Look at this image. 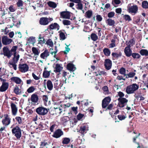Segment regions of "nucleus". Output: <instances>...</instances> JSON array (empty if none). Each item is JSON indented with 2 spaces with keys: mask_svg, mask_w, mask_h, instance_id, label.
Masks as SVG:
<instances>
[{
  "mask_svg": "<svg viewBox=\"0 0 148 148\" xmlns=\"http://www.w3.org/2000/svg\"><path fill=\"white\" fill-rule=\"evenodd\" d=\"M103 51L104 55L107 56H109L110 54V51L108 48H105L103 49Z\"/></svg>",
  "mask_w": 148,
  "mask_h": 148,
  "instance_id": "nucleus-33",
  "label": "nucleus"
},
{
  "mask_svg": "<svg viewBox=\"0 0 148 148\" xmlns=\"http://www.w3.org/2000/svg\"><path fill=\"white\" fill-rule=\"evenodd\" d=\"M69 119V118L68 116H64L61 118V120L63 123H65L68 121Z\"/></svg>",
  "mask_w": 148,
  "mask_h": 148,
  "instance_id": "nucleus-51",
  "label": "nucleus"
},
{
  "mask_svg": "<svg viewBox=\"0 0 148 148\" xmlns=\"http://www.w3.org/2000/svg\"><path fill=\"white\" fill-rule=\"evenodd\" d=\"M82 2V1H81L78 3H77V4L76 5V8L77 9L80 10H82L83 5Z\"/></svg>",
  "mask_w": 148,
  "mask_h": 148,
  "instance_id": "nucleus-30",
  "label": "nucleus"
},
{
  "mask_svg": "<svg viewBox=\"0 0 148 148\" xmlns=\"http://www.w3.org/2000/svg\"><path fill=\"white\" fill-rule=\"evenodd\" d=\"M49 55L48 51L46 49L44 51L41 53L40 55V57L43 59H46L48 57Z\"/></svg>",
  "mask_w": 148,
  "mask_h": 148,
  "instance_id": "nucleus-17",
  "label": "nucleus"
},
{
  "mask_svg": "<svg viewBox=\"0 0 148 148\" xmlns=\"http://www.w3.org/2000/svg\"><path fill=\"white\" fill-rule=\"evenodd\" d=\"M58 33H59V36L60 40H64L66 39V37L65 34L64 32H62V30L59 31L58 32Z\"/></svg>",
  "mask_w": 148,
  "mask_h": 148,
  "instance_id": "nucleus-32",
  "label": "nucleus"
},
{
  "mask_svg": "<svg viewBox=\"0 0 148 148\" xmlns=\"http://www.w3.org/2000/svg\"><path fill=\"white\" fill-rule=\"evenodd\" d=\"M49 27L50 29H56L58 30L60 29V26L57 23H52L49 26Z\"/></svg>",
  "mask_w": 148,
  "mask_h": 148,
  "instance_id": "nucleus-20",
  "label": "nucleus"
},
{
  "mask_svg": "<svg viewBox=\"0 0 148 148\" xmlns=\"http://www.w3.org/2000/svg\"><path fill=\"white\" fill-rule=\"evenodd\" d=\"M12 132L13 135H14L17 139H20L21 136V132L19 127L16 126L12 129Z\"/></svg>",
  "mask_w": 148,
  "mask_h": 148,
  "instance_id": "nucleus-2",
  "label": "nucleus"
},
{
  "mask_svg": "<svg viewBox=\"0 0 148 148\" xmlns=\"http://www.w3.org/2000/svg\"><path fill=\"white\" fill-rule=\"evenodd\" d=\"M39 43L40 44H42L45 42V40L43 38L40 37L39 38Z\"/></svg>",
  "mask_w": 148,
  "mask_h": 148,
  "instance_id": "nucleus-61",
  "label": "nucleus"
},
{
  "mask_svg": "<svg viewBox=\"0 0 148 148\" xmlns=\"http://www.w3.org/2000/svg\"><path fill=\"white\" fill-rule=\"evenodd\" d=\"M119 102L118 105L120 108H123L127 105L128 101L127 99L125 98H119L118 99Z\"/></svg>",
  "mask_w": 148,
  "mask_h": 148,
  "instance_id": "nucleus-6",
  "label": "nucleus"
},
{
  "mask_svg": "<svg viewBox=\"0 0 148 148\" xmlns=\"http://www.w3.org/2000/svg\"><path fill=\"white\" fill-rule=\"evenodd\" d=\"M109 104L108 103L105 102V101H102V108H105Z\"/></svg>",
  "mask_w": 148,
  "mask_h": 148,
  "instance_id": "nucleus-63",
  "label": "nucleus"
},
{
  "mask_svg": "<svg viewBox=\"0 0 148 148\" xmlns=\"http://www.w3.org/2000/svg\"><path fill=\"white\" fill-rule=\"evenodd\" d=\"M16 63H12L10 61L9 63V65L10 67H13V69L16 70L17 69L16 65Z\"/></svg>",
  "mask_w": 148,
  "mask_h": 148,
  "instance_id": "nucleus-45",
  "label": "nucleus"
},
{
  "mask_svg": "<svg viewBox=\"0 0 148 148\" xmlns=\"http://www.w3.org/2000/svg\"><path fill=\"white\" fill-rule=\"evenodd\" d=\"M139 88V85L136 83H134L127 87L126 92L128 94L134 93Z\"/></svg>",
  "mask_w": 148,
  "mask_h": 148,
  "instance_id": "nucleus-1",
  "label": "nucleus"
},
{
  "mask_svg": "<svg viewBox=\"0 0 148 148\" xmlns=\"http://www.w3.org/2000/svg\"><path fill=\"white\" fill-rule=\"evenodd\" d=\"M70 13L69 12L63 11L60 12V16L63 18L69 19L70 17Z\"/></svg>",
  "mask_w": 148,
  "mask_h": 148,
  "instance_id": "nucleus-16",
  "label": "nucleus"
},
{
  "mask_svg": "<svg viewBox=\"0 0 148 148\" xmlns=\"http://www.w3.org/2000/svg\"><path fill=\"white\" fill-rule=\"evenodd\" d=\"M106 23L108 25L110 26H112L114 25L115 22L114 20L109 18L107 20Z\"/></svg>",
  "mask_w": 148,
  "mask_h": 148,
  "instance_id": "nucleus-26",
  "label": "nucleus"
},
{
  "mask_svg": "<svg viewBox=\"0 0 148 148\" xmlns=\"http://www.w3.org/2000/svg\"><path fill=\"white\" fill-rule=\"evenodd\" d=\"M48 89L50 91L52 90L53 85L52 82L50 80H48L46 83Z\"/></svg>",
  "mask_w": 148,
  "mask_h": 148,
  "instance_id": "nucleus-23",
  "label": "nucleus"
},
{
  "mask_svg": "<svg viewBox=\"0 0 148 148\" xmlns=\"http://www.w3.org/2000/svg\"><path fill=\"white\" fill-rule=\"evenodd\" d=\"M18 66L19 70L22 73H25L28 70L29 66L26 64L21 63Z\"/></svg>",
  "mask_w": 148,
  "mask_h": 148,
  "instance_id": "nucleus-5",
  "label": "nucleus"
},
{
  "mask_svg": "<svg viewBox=\"0 0 148 148\" xmlns=\"http://www.w3.org/2000/svg\"><path fill=\"white\" fill-rule=\"evenodd\" d=\"M142 7L145 9L148 8V2L147 1H143L142 3Z\"/></svg>",
  "mask_w": 148,
  "mask_h": 148,
  "instance_id": "nucleus-36",
  "label": "nucleus"
},
{
  "mask_svg": "<svg viewBox=\"0 0 148 148\" xmlns=\"http://www.w3.org/2000/svg\"><path fill=\"white\" fill-rule=\"evenodd\" d=\"M124 52L126 56L127 57H130L132 54V51L130 48L125 47L124 49Z\"/></svg>",
  "mask_w": 148,
  "mask_h": 148,
  "instance_id": "nucleus-18",
  "label": "nucleus"
},
{
  "mask_svg": "<svg viewBox=\"0 0 148 148\" xmlns=\"http://www.w3.org/2000/svg\"><path fill=\"white\" fill-rule=\"evenodd\" d=\"M91 38L93 40L95 41L97 40L98 37L95 34H92L91 35Z\"/></svg>",
  "mask_w": 148,
  "mask_h": 148,
  "instance_id": "nucleus-49",
  "label": "nucleus"
},
{
  "mask_svg": "<svg viewBox=\"0 0 148 148\" xmlns=\"http://www.w3.org/2000/svg\"><path fill=\"white\" fill-rule=\"evenodd\" d=\"M10 79L11 81L15 82L17 84H21L22 85L23 84V83L22 81L19 77H12Z\"/></svg>",
  "mask_w": 148,
  "mask_h": 148,
  "instance_id": "nucleus-15",
  "label": "nucleus"
},
{
  "mask_svg": "<svg viewBox=\"0 0 148 148\" xmlns=\"http://www.w3.org/2000/svg\"><path fill=\"white\" fill-rule=\"evenodd\" d=\"M9 84L8 82H3L0 87V91L4 92L6 91L8 88Z\"/></svg>",
  "mask_w": 148,
  "mask_h": 148,
  "instance_id": "nucleus-13",
  "label": "nucleus"
},
{
  "mask_svg": "<svg viewBox=\"0 0 148 148\" xmlns=\"http://www.w3.org/2000/svg\"><path fill=\"white\" fill-rule=\"evenodd\" d=\"M96 20L99 22H100L102 20V18L100 15H97L96 16Z\"/></svg>",
  "mask_w": 148,
  "mask_h": 148,
  "instance_id": "nucleus-60",
  "label": "nucleus"
},
{
  "mask_svg": "<svg viewBox=\"0 0 148 148\" xmlns=\"http://www.w3.org/2000/svg\"><path fill=\"white\" fill-rule=\"evenodd\" d=\"M67 75V73L65 71H64L63 73V74H62V79H63V82H65V83H66V76Z\"/></svg>",
  "mask_w": 148,
  "mask_h": 148,
  "instance_id": "nucleus-52",
  "label": "nucleus"
},
{
  "mask_svg": "<svg viewBox=\"0 0 148 148\" xmlns=\"http://www.w3.org/2000/svg\"><path fill=\"white\" fill-rule=\"evenodd\" d=\"M15 119L17 121L18 123L19 124L22 123V120L20 116H16L15 118Z\"/></svg>",
  "mask_w": 148,
  "mask_h": 148,
  "instance_id": "nucleus-56",
  "label": "nucleus"
},
{
  "mask_svg": "<svg viewBox=\"0 0 148 148\" xmlns=\"http://www.w3.org/2000/svg\"><path fill=\"white\" fill-rule=\"evenodd\" d=\"M35 89L34 87L33 86H32L29 87L27 89V91L28 93H30L33 92Z\"/></svg>",
  "mask_w": 148,
  "mask_h": 148,
  "instance_id": "nucleus-46",
  "label": "nucleus"
},
{
  "mask_svg": "<svg viewBox=\"0 0 148 148\" xmlns=\"http://www.w3.org/2000/svg\"><path fill=\"white\" fill-rule=\"evenodd\" d=\"M4 116V118L2 120V122L3 125L7 126L10 124L11 119L9 117L8 114H5Z\"/></svg>",
  "mask_w": 148,
  "mask_h": 148,
  "instance_id": "nucleus-7",
  "label": "nucleus"
},
{
  "mask_svg": "<svg viewBox=\"0 0 148 148\" xmlns=\"http://www.w3.org/2000/svg\"><path fill=\"white\" fill-rule=\"evenodd\" d=\"M112 61L109 59H106L105 60L104 66L107 70H109L110 69L112 66Z\"/></svg>",
  "mask_w": 148,
  "mask_h": 148,
  "instance_id": "nucleus-14",
  "label": "nucleus"
},
{
  "mask_svg": "<svg viewBox=\"0 0 148 148\" xmlns=\"http://www.w3.org/2000/svg\"><path fill=\"white\" fill-rule=\"evenodd\" d=\"M92 15V12L91 10H88L85 13L86 16L88 18H90Z\"/></svg>",
  "mask_w": 148,
  "mask_h": 148,
  "instance_id": "nucleus-35",
  "label": "nucleus"
},
{
  "mask_svg": "<svg viewBox=\"0 0 148 148\" xmlns=\"http://www.w3.org/2000/svg\"><path fill=\"white\" fill-rule=\"evenodd\" d=\"M12 41L11 39L9 38L7 36H4L2 38V42L3 44L5 45L10 44Z\"/></svg>",
  "mask_w": 148,
  "mask_h": 148,
  "instance_id": "nucleus-8",
  "label": "nucleus"
},
{
  "mask_svg": "<svg viewBox=\"0 0 148 148\" xmlns=\"http://www.w3.org/2000/svg\"><path fill=\"white\" fill-rule=\"evenodd\" d=\"M123 18L126 21H130L132 20L130 16L128 15H125L123 16Z\"/></svg>",
  "mask_w": 148,
  "mask_h": 148,
  "instance_id": "nucleus-47",
  "label": "nucleus"
},
{
  "mask_svg": "<svg viewBox=\"0 0 148 148\" xmlns=\"http://www.w3.org/2000/svg\"><path fill=\"white\" fill-rule=\"evenodd\" d=\"M136 75V73L133 72H130L129 73L126 75V78L133 77Z\"/></svg>",
  "mask_w": 148,
  "mask_h": 148,
  "instance_id": "nucleus-40",
  "label": "nucleus"
},
{
  "mask_svg": "<svg viewBox=\"0 0 148 148\" xmlns=\"http://www.w3.org/2000/svg\"><path fill=\"white\" fill-rule=\"evenodd\" d=\"M115 14V13L114 12H111L109 13L108 14V16L109 18L113 17Z\"/></svg>",
  "mask_w": 148,
  "mask_h": 148,
  "instance_id": "nucleus-57",
  "label": "nucleus"
},
{
  "mask_svg": "<svg viewBox=\"0 0 148 148\" xmlns=\"http://www.w3.org/2000/svg\"><path fill=\"white\" fill-rule=\"evenodd\" d=\"M130 4H129L127 6L128 11L130 13H133L135 14L137 12L138 10V8L136 5H133L132 6H130Z\"/></svg>",
  "mask_w": 148,
  "mask_h": 148,
  "instance_id": "nucleus-4",
  "label": "nucleus"
},
{
  "mask_svg": "<svg viewBox=\"0 0 148 148\" xmlns=\"http://www.w3.org/2000/svg\"><path fill=\"white\" fill-rule=\"evenodd\" d=\"M120 3V0H112V4L115 7L117 6V5L119 4Z\"/></svg>",
  "mask_w": 148,
  "mask_h": 148,
  "instance_id": "nucleus-39",
  "label": "nucleus"
},
{
  "mask_svg": "<svg viewBox=\"0 0 148 148\" xmlns=\"http://www.w3.org/2000/svg\"><path fill=\"white\" fill-rule=\"evenodd\" d=\"M140 54L142 56H148V51L145 49H142L139 52Z\"/></svg>",
  "mask_w": 148,
  "mask_h": 148,
  "instance_id": "nucleus-29",
  "label": "nucleus"
},
{
  "mask_svg": "<svg viewBox=\"0 0 148 148\" xmlns=\"http://www.w3.org/2000/svg\"><path fill=\"white\" fill-rule=\"evenodd\" d=\"M68 70L70 72H73L76 69V68L75 65L72 63H69L67 65Z\"/></svg>",
  "mask_w": 148,
  "mask_h": 148,
  "instance_id": "nucleus-21",
  "label": "nucleus"
},
{
  "mask_svg": "<svg viewBox=\"0 0 148 148\" xmlns=\"http://www.w3.org/2000/svg\"><path fill=\"white\" fill-rule=\"evenodd\" d=\"M46 44L51 47H53V45L52 41L50 39H49L47 40L46 42Z\"/></svg>",
  "mask_w": 148,
  "mask_h": 148,
  "instance_id": "nucleus-43",
  "label": "nucleus"
},
{
  "mask_svg": "<svg viewBox=\"0 0 148 148\" xmlns=\"http://www.w3.org/2000/svg\"><path fill=\"white\" fill-rule=\"evenodd\" d=\"M102 89L104 91V93L105 94L108 93V88L107 86H105L102 88Z\"/></svg>",
  "mask_w": 148,
  "mask_h": 148,
  "instance_id": "nucleus-59",
  "label": "nucleus"
},
{
  "mask_svg": "<svg viewBox=\"0 0 148 148\" xmlns=\"http://www.w3.org/2000/svg\"><path fill=\"white\" fill-rule=\"evenodd\" d=\"M88 125L86 124H84L80 127L79 132L82 134H84V133H86L87 131L88 130Z\"/></svg>",
  "mask_w": 148,
  "mask_h": 148,
  "instance_id": "nucleus-9",
  "label": "nucleus"
},
{
  "mask_svg": "<svg viewBox=\"0 0 148 148\" xmlns=\"http://www.w3.org/2000/svg\"><path fill=\"white\" fill-rule=\"evenodd\" d=\"M47 144V143L45 142H41L40 148H43L44 147H45Z\"/></svg>",
  "mask_w": 148,
  "mask_h": 148,
  "instance_id": "nucleus-62",
  "label": "nucleus"
},
{
  "mask_svg": "<svg viewBox=\"0 0 148 148\" xmlns=\"http://www.w3.org/2000/svg\"><path fill=\"white\" fill-rule=\"evenodd\" d=\"M126 70L123 67H122L119 70V73L120 74L124 75V76H126L125 74Z\"/></svg>",
  "mask_w": 148,
  "mask_h": 148,
  "instance_id": "nucleus-44",
  "label": "nucleus"
},
{
  "mask_svg": "<svg viewBox=\"0 0 148 148\" xmlns=\"http://www.w3.org/2000/svg\"><path fill=\"white\" fill-rule=\"evenodd\" d=\"M47 4L49 7L53 8H55L57 6L56 4L52 1H49L47 3Z\"/></svg>",
  "mask_w": 148,
  "mask_h": 148,
  "instance_id": "nucleus-34",
  "label": "nucleus"
},
{
  "mask_svg": "<svg viewBox=\"0 0 148 148\" xmlns=\"http://www.w3.org/2000/svg\"><path fill=\"white\" fill-rule=\"evenodd\" d=\"M19 55L18 54H16V53H14V58L12 60V61H10L12 63H16L19 58Z\"/></svg>",
  "mask_w": 148,
  "mask_h": 148,
  "instance_id": "nucleus-22",
  "label": "nucleus"
},
{
  "mask_svg": "<svg viewBox=\"0 0 148 148\" xmlns=\"http://www.w3.org/2000/svg\"><path fill=\"white\" fill-rule=\"evenodd\" d=\"M38 99V97L37 95L33 94L31 96V101L33 102H37Z\"/></svg>",
  "mask_w": 148,
  "mask_h": 148,
  "instance_id": "nucleus-24",
  "label": "nucleus"
},
{
  "mask_svg": "<svg viewBox=\"0 0 148 148\" xmlns=\"http://www.w3.org/2000/svg\"><path fill=\"white\" fill-rule=\"evenodd\" d=\"M103 100V101H105V102L109 103L111 99L109 97H107L105 98Z\"/></svg>",
  "mask_w": 148,
  "mask_h": 148,
  "instance_id": "nucleus-58",
  "label": "nucleus"
},
{
  "mask_svg": "<svg viewBox=\"0 0 148 148\" xmlns=\"http://www.w3.org/2000/svg\"><path fill=\"white\" fill-rule=\"evenodd\" d=\"M98 72L99 75H106V73L104 71H98Z\"/></svg>",
  "mask_w": 148,
  "mask_h": 148,
  "instance_id": "nucleus-64",
  "label": "nucleus"
},
{
  "mask_svg": "<svg viewBox=\"0 0 148 148\" xmlns=\"http://www.w3.org/2000/svg\"><path fill=\"white\" fill-rule=\"evenodd\" d=\"M47 18L45 17L41 18L39 20L40 23L42 25H46L48 24L49 22Z\"/></svg>",
  "mask_w": 148,
  "mask_h": 148,
  "instance_id": "nucleus-19",
  "label": "nucleus"
},
{
  "mask_svg": "<svg viewBox=\"0 0 148 148\" xmlns=\"http://www.w3.org/2000/svg\"><path fill=\"white\" fill-rule=\"evenodd\" d=\"M70 139L69 138H63L62 143L63 144H67L70 141Z\"/></svg>",
  "mask_w": 148,
  "mask_h": 148,
  "instance_id": "nucleus-38",
  "label": "nucleus"
},
{
  "mask_svg": "<svg viewBox=\"0 0 148 148\" xmlns=\"http://www.w3.org/2000/svg\"><path fill=\"white\" fill-rule=\"evenodd\" d=\"M10 104L12 114L13 115L15 116L17 113L18 108L14 103L11 102Z\"/></svg>",
  "mask_w": 148,
  "mask_h": 148,
  "instance_id": "nucleus-12",
  "label": "nucleus"
},
{
  "mask_svg": "<svg viewBox=\"0 0 148 148\" xmlns=\"http://www.w3.org/2000/svg\"><path fill=\"white\" fill-rule=\"evenodd\" d=\"M50 75V73L48 71H44L43 73V77L45 78H48Z\"/></svg>",
  "mask_w": 148,
  "mask_h": 148,
  "instance_id": "nucleus-48",
  "label": "nucleus"
},
{
  "mask_svg": "<svg viewBox=\"0 0 148 148\" xmlns=\"http://www.w3.org/2000/svg\"><path fill=\"white\" fill-rule=\"evenodd\" d=\"M126 116L125 115L123 114H119L118 116V119L120 121H122L125 119Z\"/></svg>",
  "mask_w": 148,
  "mask_h": 148,
  "instance_id": "nucleus-50",
  "label": "nucleus"
},
{
  "mask_svg": "<svg viewBox=\"0 0 148 148\" xmlns=\"http://www.w3.org/2000/svg\"><path fill=\"white\" fill-rule=\"evenodd\" d=\"M135 44V41L134 39L130 40L128 42H126V44L127 46L126 47L130 48L133 46Z\"/></svg>",
  "mask_w": 148,
  "mask_h": 148,
  "instance_id": "nucleus-25",
  "label": "nucleus"
},
{
  "mask_svg": "<svg viewBox=\"0 0 148 148\" xmlns=\"http://www.w3.org/2000/svg\"><path fill=\"white\" fill-rule=\"evenodd\" d=\"M131 56L134 59H138L140 57V55L138 53H132Z\"/></svg>",
  "mask_w": 148,
  "mask_h": 148,
  "instance_id": "nucleus-41",
  "label": "nucleus"
},
{
  "mask_svg": "<svg viewBox=\"0 0 148 148\" xmlns=\"http://www.w3.org/2000/svg\"><path fill=\"white\" fill-rule=\"evenodd\" d=\"M112 55L113 58H118L121 56L122 53L121 52L119 53L113 52L112 53Z\"/></svg>",
  "mask_w": 148,
  "mask_h": 148,
  "instance_id": "nucleus-28",
  "label": "nucleus"
},
{
  "mask_svg": "<svg viewBox=\"0 0 148 148\" xmlns=\"http://www.w3.org/2000/svg\"><path fill=\"white\" fill-rule=\"evenodd\" d=\"M23 2L21 0H18L16 3L17 6L18 7H22L23 5Z\"/></svg>",
  "mask_w": 148,
  "mask_h": 148,
  "instance_id": "nucleus-54",
  "label": "nucleus"
},
{
  "mask_svg": "<svg viewBox=\"0 0 148 148\" xmlns=\"http://www.w3.org/2000/svg\"><path fill=\"white\" fill-rule=\"evenodd\" d=\"M36 5L38 7L42 8L43 7L44 4H42V0H40L39 2L37 3Z\"/></svg>",
  "mask_w": 148,
  "mask_h": 148,
  "instance_id": "nucleus-55",
  "label": "nucleus"
},
{
  "mask_svg": "<svg viewBox=\"0 0 148 148\" xmlns=\"http://www.w3.org/2000/svg\"><path fill=\"white\" fill-rule=\"evenodd\" d=\"M4 55L10 58L12 56L10 51L9 50L8 48L7 47H5L3 49Z\"/></svg>",
  "mask_w": 148,
  "mask_h": 148,
  "instance_id": "nucleus-10",
  "label": "nucleus"
},
{
  "mask_svg": "<svg viewBox=\"0 0 148 148\" xmlns=\"http://www.w3.org/2000/svg\"><path fill=\"white\" fill-rule=\"evenodd\" d=\"M63 23L64 25H68L71 24V21L69 20H64L63 21Z\"/></svg>",
  "mask_w": 148,
  "mask_h": 148,
  "instance_id": "nucleus-53",
  "label": "nucleus"
},
{
  "mask_svg": "<svg viewBox=\"0 0 148 148\" xmlns=\"http://www.w3.org/2000/svg\"><path fill=\"white\" fill-rule=\"evenodd\" d=\"M14 92L16 95H19L21 94V90L19 89L18 87L16 86L14 88Z\"/></svg>",
  "mask_w": 148,
  "mask_h": 148,
  "instance_id": "nucleus-42",
  "label": "nucleus"
},
{
  "mask_svg": "<svg viewBox=\"0 0 148 148\" xmlns=\"http://www.w3.org/2000/svg\"><path fill=\"white\" fill-rule=\"evenodd\" d=\"M36 112L38 114L44 116L47 114L48 110L43 107H39L36 109Z\"/></svg>",
  "mask_w": 148,
  "mask_h": 148,
  "instance_id": "nucleus-3",
  "label": "nucleus"
},
{
  "mask_svg": "<svg viewBox=\"0 0 148 148\" xmlns=\"http://www.w3.org/2000/svg\"><path fill=\"white\" fill-rule=\"evenodd\" d=\"M61 83V82H59L58 80H56L55 81L54 83V88L56 90H58L60 85Z\"/></svg>",
  "mask_w": 148,
  "mask_h": 148,
  "instance_id": "nucleus-31",
  "label": "nucleus"
},
{
  "mask_svg": "<svg viewBox=\"0 0 148 148\" xmlns=\"http://www.w3.org/2000/svg\"><path fill=\"white\" fill-rule=\"evenodd\" d=\"M32 51L35 55L38 56L39 55L40 52L36 48L33 47L32 48Z\"/></svg>",
  "mask_w": 148,
  "mask_h": 148,
  "instance_id": "nucleus-37",
  "label": "nucleus"
},
{
  "mask_svg": "<svg viewBox=\"0 0 148 148\" xmlns=\"http://www.w3.org/2000/svg\"><path fill=\"white\" fill-rule=\"evenodd\" d=\"M55 72H60L62 69L63 67L61 66V64H56Z\"/></svg>",
  "mask_w": 148,
  "mask_h": 148,
  "instance_id": "nucleus-27",
  "label": "nucleus"
},
{
  "mask_svg": "<svg viewBox=\"0 0 148 148\" xmlns=\"http://www.w3.org/2000/svg\"><path fill=\"white\" fill-rule=\"evenodd\" d=\"M63 134V132L61 130L58 129L55 131L52 136L56 138H58L60 137Z\"/></svg>",
  "mask_w": 148,
  "mask_h": 148,
  "instance_id": "nucleus-11",
  "label": "nucleus"
}]
</instances>
